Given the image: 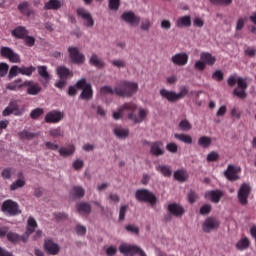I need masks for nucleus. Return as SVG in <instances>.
<instances>
[{"mask_svg": "<svg viewBox=\"0 0 256 256\" xmlns=\"http://www.w3.org/2000/svg\"><path fill=\"white\" fill-rule=\"evenodd\" d=\"M128 206L122 205L119 211V221H125V215L127 213Z\"/></svg>", "mask_w": 256, "mask_h": 256, "instance_id": "052dcab7", "label": "nucleus"}, {"mask_svg": "<svg viewBox=\"0 0 256 256\" xmlns=\"http://www.w3.org/2000/svg\"><path fill=\"white\" fill-rule=\"evenodd\" d=\"M113 132L118 139H127L129 137V128H123V126H116Z\"/></svg>", "mask_w": 256, "mask_h": 256, "instance_id": "393cba45", "label": "nucleus"}, {"mask_svg": "<svg viewBox=\"0 0 256 256\" xmlns=\"http://www.w3.org/2000/svg\"><path fill=\"white\" fill-rule=\"evenodd\" d=\"M189 95V86L187 85H182L179 88V93H176V97L179 99H183Z\"/></svg>", "mask_w": 256, "mask_h": 256, "instance_id": "a18cd8bd", "label": "nucleus"}, {"mask_svg": "<svg viewBox=\"0 0 256 256\" xmlns=\"http://www.w3.org/2000/svg\"><path fill=\"white\" fill-rule=\"evenodd\" d=\"M125 230L127 233H131V235H139V227L135 226V224H129L125 226Z\"/></svg>", "mask_w": 256, "mask_h": 256, "instance_id": "8fccbe9b", "label": "nucleus"}, {"mask_svg": "<svg viewBox=\"0 0 256 256\" xmlns=\"http://www.w3.org/2000/svg\"><path fill=\"white\" fill-rule=\"evenodd\" d=\"M11 173H12V169L11 168H5L1 175L3 177V179H11Z\"/></svg>", "mask_w": 256, "mask_h": 256, "instance_id": "774afa93", "label": "nucleus"}, {"mask_svg": "<svg viewBox=\"0 0 256 256\" xmlns=\"http://www.w3.org/2000/svg\"><path fill=\"white\" fill-rule=\"evenodd\" d=\"M38 75L44 79L45 83L43 84L44 87H47L49 85V81H51V75H49V72L47 71V66H38Z\"/></svg>", "mask_w": 256, "mask_h": 256, "instance_id": "bb28decb", "label": "nucleus"}, {"mask_svg": "<svg viewBox=\"0 0 256 256\" xmlns=\"http://www.w3.org/2000/svg\"><path fill=\"white\" fill-rule=\"evenodd\" d=\"M212 5H231L233 0H209Z\"/></svg>", "mask_w": 256, "mask_h": 256, "instance_id": "13d9d810", "label": "nucleus"}, {"mask_svg": "<svg viewBox=\"0 0 256 256\" xmlns=\"http://www.w3.org/2000/svg\"><path fill=\"white\" fill-rule=\"evenodd\" d=\"M176 27L183 29V27H191V16L186 15L177 19Z\"/></svg>", "mask_w": 256, "mask_h": 256, "instance_id": "c85d7f7f", "label": "nucleus"}, {"mask_svg": "<svg viewBox=\"0 0 256 256\" xmlns=\"http://www.w3.org/2000/svg\"><path fill=\"white\" fill-rule=\"evenodd\" d=\"M219 160V153L215 152V151H212L210 152L208 155H207V161L209 163H213L215 161H218Z\"/></svg>", "mask_w": 256, "mask_h": 256, "instance_id": "864d4df0", "label": "nucleus"}, {"mask_svg": "<svg viewBox=\"0 0 256 256\" xmlns=\"http://www.w3.org/2000/svg\"><path fill=\"white\" fill-rule=\"evenodd\" d=\"M174 137L178 141H181V143H186V145H191L193 143V137L188 134H175Z\"/></svg>", "mask_w": 256, "mask_h": 256, "instance_id": "a19ab883", "label": "nucleus"}, {"mask_svg": "<svg viewBox=\"0 0 256 256\" xmlns=\"http://www.w3.org/2000/svg\"><path fill=\"white\" fill-rule=\"evenodd\" d=\"M19 73H21V68H19V66L17 65L12 66L9 70L8 79H13L17 77Z\"/></svg>", "mask_w": 256, "mask_h": 256, "instance_id": "de8ad7c7", "label": "nucleus"}, {"mask_svg": "<svg viewBox=\"0 0 256 256\" xmlns=\"http://www.w3.org/2000/svg\"><path fill=\"white\" fill-rule=\"evenodd\" d=\"M35 229H37V221L35 220V218L33 217H29L28 218V222H27V230L25 235H31L32 233H35Z\"/></svg>", "mask_w": 256, "mask_h": 256, "instance_id": "e433bc0d", "label": "nucleus"}, {"mask_svg": "<svg viewBox=\"0 0 256 256\" xmlns=\"http://www.w3.org/2000/svg\"><path fill=\"white\" fill-rule=\"evenodd\" d=\"M198 145L203 147V149H207L211 146V138L207 136H202L198 139Z\"/></svg>", "mask_w": 256, "mask_h": 256, "instance_id": "c03bdc74", "label": "nucleus"}, {"mask_svg": "<svg viewBox=\"0 0 256 256\" xmlns=\"http://www.w3.org/2000/svg\"><path fill=\"white\" fill-rule=\"evenodd\" d=\"M207 65L204 63L203 60H198L194 64V68L197 69V71H205V67Z\"/></svg>", "mask_w": 256, "mask_h": 256, "instance_id": "69168bd1", "label": "nucleus"}, {"mask_svg": "<svg viewBox=\"0 0 256 256\" xmlns=\"http://www.w3.org/2000/svg\"><path fill=\"white\" fill-rule=\"evenodd\" d=\"M75 231L77 235H80L81 237L87 233V228L81 224L76 225Z\"/></svg>", "mask_w": 256, "mask_h": 256, "instance_id": "e2e57ef3", "label": "nucleus"}, {"mask_svg": "<svg viewBox=\"0 0 256 256\" xmlns=\"http://www.w3.org/2000/svg\"><path fill=\"white\" fill-rule=\"evenodd\" d=\"M63 119V114L61 112L53 110L46 114L44 121L45 123H59Z\"/></svg>", "mask_w": 256, "mask_h": 256, "instance_id": "aec40b11", "label": "nucleus"}, {"mask_svg": "<svg viewBox=\"0 0 256 256\" xmlns=\"http://www.w3.org/2000/svg\"><path fill=\"white\" fill-rule=\"evenodd\" d=\"M70 195L73 199H83L85 197V189L81 186H74Z\"/></svg>", "mask_w": 256, "mask_h": 256, "instance_id": "7c9ffc66", "label": "nucleus"}, {"mask_svg": "<svg viewBox=\"0 0 256 256\" xmlns=\"http://www.w3.org/2000/svg\"><path fill=\"white\" fill-rule=\"evenodd\" d=\"M171 61L178 67H185V65L189 63V55L185 52L177 53L172 56Z\"/></svg>", "mask_w": 256, "mask_h": 256, "instance_id": "dca6fc26", "label": "nucleus"}, {"mask_svg": "<svg viewBox=\"0 0 256 256\" xmlns=\"http://www.w3.org/2000/svg\"><path fill=\"white\" fill-rule=\"evenodd\" d=\"M166 149L169 151V153H177L179 146L175 142H170L166 145Z\"/></svg>", "mask_w": 256, "mask_h": 256, "instance_id": "6e6d98bb", "label": "nucleus"}, {"mask_svg": "<svg viewBox=\"0 0 256 256\" xmlns=\"http://www.w3.org/2000/svg\"><path fill=\"white\" fill-rule=\"evenodd\" d=\"M45 113V110L43 108H35L30 112V118L31 119H38Z\"/></svg>", "mask_w": 256, "mask_h": 256, "instance_id": "09e8293b", "label": "nucleus"}, {"mask_svg": "<svg viewBox=\"0 0 256 256\" xmlns=\"http://www.w3.org/2000/svg\"><path fill=\"white\" fill-rule=\"evenodd\" d=\"M205 197L209 198L212 203H219L221 197H223V192L220 190H211L205 193Z\"/></svg>", "mask_w": 256, "mask_h": 256, "instance_id": "4be33fe9", "label": "nucleus"}, {"mask_svg": "<svg viewBox=\"0 0 256 256\" xmlns=\"http://www.w3.org/2000/svg\"><path fill=\"white\" fill-rule=\"evenodd\" d=\"M117 86L111 87V86H102L100 88V95L101 97H107V95H117Z\"/></svg>", "mask_w": 256, "mask_h": 256, "instance_id": "58836bf2", "label": "nucleus"}, {"mask_svg": "<svg viewBox=\"0 0 256 256\" xmlns=\"http://www.w3.org/2000/svg\"><path fill=\"white\" fill-rule=\"evenodd\" d=\"M29 10V3L28 2H22L18 5V11L22 13V15H25L27 11Z\"/></svg>", "mask_w": 256, "mask_h": 256, "instance_id": "4d7b16f0", "label": "nucleus"}, {"mask_svg": "<svg viewBox=\"0 0 256 256\" xmlns=\"http://www.w3.org/2000/svg\"><path fill=\"white\" fill-rule=\"evenodd\" d=\"M6 239L9 241V243H13L14 245H17V243H27L29 241V234L19 235L16 232L8 231L6 234Z\"/></svg>", "mask_w": 256, "mask_h": 256, "instance_id": "f8f14e48", "label": "nucleus"}, {"mask_svg": "<svg viewBox=\"0 0 256 256\" xmlns=\"http://www.w3.org/2000/svg\"><path fill=\"white\" fill-rule=\"evenodd\" d=\"M9 71V64L0 63V77H5Z\"/></svg>", "mask_w": 256, "mask_h": 256, "instance_id": "5fc2aeb1", "label": "nucleus"}, {"mask_svg": "<svg viewBox=\"0 0 256 256\" xmlns=\"http://www.w3.org/2000/svg\"><path fill=\"white\" fill-rule=\"evenodd\" d=\"M134 109H137V104L133 102L125 103L118 109L117 112L113 113V119H115V121H119V119H121L125 111L130 113V111H134Z\"/></svg>", "mask_w": 256, "mask_h": 256, "instance_id": "4468645a", "label": "nucleus"}, {"mask_svg": "<svg viewBox=\"0 0 256 256\" xmlns=\"http://www.w3.org/2000/svg\"><path fill=\"white\" fill-rule=\"evenodd\" d=\"M122 21L129 25H139L141 23V17L135 15L133 11H126L121 15Z\"/></svg>", "mask_w": 256, "mask_h": 256, "instance_id": "2eb2a0df", "label": "nucleus"}, {"mask_svg": "<svg viewBox=\"0 0 256 256\" xmlns=\"http://www.w3.org/2000/svg\"><path fill=\"white\" fill-rule=\"evenodd\" d=\"M221 222L215 217H208L202 224V231L204 233H211L214 229H219Z\"/></svg>", "mask_w": 256, "mask_h": 256, "instance_id": "9d476101", "label": "nucleus"}, {"mask_svg": "<svg viewBox=\"0 0 256 256\" xmlns=\"http://www.w3.org/2000/svg\"><path fill=\"white\" fill-rule=\"evenodd\" d=\"M211 213V205L210 204H204L200 208V215H209Z\"/></svg>", "mask_w": 256, "mask_h": 256, "instance_id": "680f3d73", "label": "nucleus"}, {"mask_svg": "<svg viewBox=\"0 0 256 256\" xmlns=\"http://www.w3.org/2000/svg\"><path fill=\"white\" fill-rule=\"evenodd\" d=\"M25 85H23V79L18 78L17 80L13 81L12 83H9L6 88L9 89V91H21Z\"/></svg>", "mask_w": 256, "mask_h": 256, "instance_id": "473e14b6", "label": "nucleus"}, {"mask_svg": "<svg viewBox=\"0 0 256 256\" xmlns=\"http://www.w3.org/2000/svg\"><path fill=\"white\" fill-rule=\"evenodd\" d=\"M135 199L138 200L139 203H149L152 207L157 205V196L147 189L136 190Z\"/></svg>", "mask_w": 256, "mask_h": 256, "instance_id": "f03ea898", "label": "nucleus"}, {"mask_svg": "<svg viewBox=\"0 0 256 256\" xmlns=\"http://www.w3.org/2000/svg\"><path fill=\"white\" fill-rule=\"evenodd\" d=\"M2 213L9 215L10 217H15V215H21V209H19V203L8 199L2 203L1 206Z\"/></svg>", "mask_w": 256, "mask_h": 256, "instance_id": "20e7f679", "label": "nucleus"}, {"mask_svg": "<svg viewBox=\"0 0 256 256\" xmlns=\"http://www.w3.org/2000/svg\"><path fill=\"white\" fill-rule=\"evenodd\" d=\"M11 34L16 39H25L26 35H29V31L24 26H18L14 30H12Z\"/></svg>", "mask_w": 256, "mask_h": 256, "instance_id": "a878e982", "label": "nucleus"}, {"mask_svg": "<svg viewBox=\"0 0 256 256\" xmlns=\"http://www.w3.org/2000/svg\"><path fill=\"white\" fill-rule=\"evenodd\" d=\"M79 97L84 101H89L90 99H93V88L91 87V85H88L86 88H84Z\"/></svg>", "mask_w": 256, "mask_h": 256, "instance_id": "c9c22d12", "label": "nucleus"}, {"mask_svg": "<svg viewBox=\"0 0 256 256\" xmlns=\"http://www.w3.org/2000/svg\"><path fill=\"white\" fill-rule=\"evenodd\" d=\"M57 75L60 81L55 83V87L58 89H63V87H65V66H60L57 68Z\"/></svg>", "mask_w": 256, "mask_h": 256, "instance_id": "5701e85b", "label": "nucleus"}, {"mask_svg": "<svg viewBox=\"0 0 256 256\" xmlns=\"http://www.w3.org/2000/svg\"><path fill=\"white\" fill-rule=\"evenodd\" d=\"M44 9L46 11L48 10L57 11V9H61V2L59 0H49L44 4Z\"/></svg>", "mask_w": 256, "mask_h": 256, "instance_id": "4c0bfd02", "label": "nucleus"}, {"mask_svg": "<svg viewBox=\"0 0 256 256\" xmlns=\"http://www.w3.org/2000/svg\"><path fill=\"white\" fill-rule=\"evenodd\" d=\"M167 209L169 214L173 215V217H183V215H185V208L180 204L170 203Z\"/></svg>", "mask_w": 256, "mask_h": 256, "instance_id": "a211bd4d", "label": "nucleus"}, {"mask_svg": "<svg viewBox=\"0 0 256 256\" xmlns=\"http://www.w3.org/2000/svg\"><path fill=\"white\" fill-rule=\"evenodd\" d=\"M239 173H241V167L235 166V164H229L224 171V177H226L228 181H239V179H241Z\"/></svg>", "mask_w": 256, "mask_h": 256, "instance_id": "0eeeda50", "label": "nucleus"}, {"mask_svg": "<svg viewBox=\"0 0 256 256\" xmlns=\"http://www.w3.org/2000/svg\"><path fill=\"white\" fill-rule=\"evenodd\" d=\"M139 91L137 82L122 80L116 85V95L118 97H133Z\"/></svg>", "mask_w": 256, "mask_h": 256, "instance_id": "f257e3e1", "label": "nucleus"}, {"mask_svg": "<svg viewBox=\"0 0 256 256\" xmlns=\"http://www.w3.org/2000/svg\"><path fill=\"white\" fill-rule=\"evenodd\" d=\"M36 70L37 68H35V66H29V67L22 66L20 67V74L26 75V77H31V75H33V73H35Z\"/></svg>", "mask_w": 256, "mask_h": 256, "instance_id": "37998d69", "label": "nucleus"}, {"mask_svg": "<svg viewBox=\"0 0 256 256\" xmlns=\"http://www.w3.org/2000/svg\"><path fill=\"white\" fill-rule=\"evenodd\" d=\"M156 171H158V173H161L163 177H171V175H173V170L169 165H158L156 166Z\"/></svg>", "mask_w": 256, "mask_h": 256, "instance_id": "f704fd0d", "label": "nucleus"}, {"mask_svg": "<svg viewBox=\"0 0 256 256\" xmlns=\"http://www.w3.org/2000/svg\"><path fill=\"white\" fill-rule=\"evenodd\" d=\"M200 59L205 63V65H209L210 67H213V65H215V61H217V58L212 56L209 52H202L200 54Z\"/></svg>", "mask_w": 256, "mask_h": 256, "instance_id": "b1692460", "label": "nucleus"}, {"mask_svg": "<svg viewBox=\"0 0 256 256\" xmlns=\"http://www.w3.org/2000/svg\"><path fill=\"white\" fill-rule=\"evenodd\" d=\"M251 185L249 183H242L238 190V201L242 205L249 203V195H251Z\"/></svg>", "mask_w": 256, "mask_h": 256, "instance_id": "39448f33", "label": "nucleus"}, {"mask_svg": "<svg viewBox=\"0 0 256 256\" xmlns=\"http://www.w3.org/2000/svg\"><path fill=\"white\" fill-rule=\"evenodd\" d=\"M19 139L31 141V139H34V137H37V134L33 132H29L28 130H22L18 132Z\"/></svg>", "mask_w": 256, "mask_h": 256, "instance_id": "79ce46f5", "label": "nucleus"}, {"mask_svg": "<svg viewBox=\"0 0 256 256\" xmlns=\"http://www.w3.org/2000/svg\"><path fill=\"white\" fill-rule=\"evenodd\" d=\"M72 167L75 169V171H81V169L85 167V162L78 158L72 163Z\"/></svg>", "mask_w": 256, "mask_h": 256, "instance_id": "3c124183", "label": "nucleus"}, {"mask_svg": "<svg viewBox=\"0 0 256 256\" xmlns=\"http://www.w3.org/2000/svg\"><path fill=\"white\" fill-rule=\"evenodd\" d=\"M19 179L10 185V191H17L21 187H25V180L23 179V172L18 173Z\"/></svg>", "mask_w": 256, "mask_h": 256, "instance_id": "72a5a7b5", "label": "nucleus"}, {"mask_svg": "<svg viewBox=\"0 0 256 256\" xmlns=\"http://www.w3.org/2000/svg\"><path fill=\"white\" fill-rule=\"evenodd\" d=\"M90 65H93V67H97V69H103L105 67V62L103 59L99 58L97 54H92V56L89 59Z\"/></svg>", "mask_w": 256, "mask_h": 256, "instance_id": "2f4dec72", "label": "nucleus"}, {"mask_svg": "<svg viewBox=\"0 0 256 256\" xmlns=\"http://www.w3.org/2000/svg\"><path fill=\"white\" fill-rule=\"evenodd\" d=\"M136 112H137V109L130 110V112L128 113L129 121H132L133 123H143V121L145 120V117L149 115V111L145 109L139 110V117L137 116V114H135Z\"/></svg>", "mask_w": 256, "mask_h": 256, "instance_id": "ddd939ff", "label": "nucleus"}, {"mask_svg": "<svg viewBox=\"0 0 256 256\" xmlns=\"http://www.w3.org/2000/svg\"><path fill=\"white\" fill-rule=\"evenodd\" d=\"M77 17H80L84 21L85 27H93L95 25V20L93 19V15L90 14L87 9L80 7L76 10Z\"/></svg>", "mask_w": 256, "mask_h": 256, "instance_id": "6e6552de", "label": "nucleus"}, {"mask_svg": "<svg viewBox=\"0 0 256 256\" xmlns=\"http://www.w3.org/2000/svg\"><path fill=\"white\" fill-rule=\"evenodd\" d=\"M234 95L238 97L239 99H246L247 98V92L245 90L241 89H234Z\"/></svg>", "mask_w": 256, "mask_h": 256, "instance_id": "0e129e2a", "label": "nucleus"}, {"mask_svg": "<svg viewBox=\"0 0 256 256\" xmlns=\"http://www.w3.org/2000/svg\"><path fill=\"white\" fill-rule=\"evenodd\" d=\"M76 209L80 214L89 215L91 213V204L88 202H79L76 204Z\"/></svg>", "mask_w": 256, "mask_h": 256, "instance_id": "c756f323", "label": "nucleus"}, {"mask_svg": "<svg viewBox=\"0 0 256 256\" xmlns=\"http://www.w3.org/2000/svg\"><path fill=\"white\" fill-rule=\"evenodd\" d=\"M250 245H251V241H249V238L244 237L236 243V249L238 251H245V249H249Z\"/></svg>", "mask_w": 256, "mask_h": 256, "instance_id": "ea45409f", "label": "nucleus"}, {"mask_svg": "<svg viewBox=\"0 0 256 256\" xmlns=\"http://www.w3.org/2000/svg\"><path fill=\"white\" fill-rule=\"evenodd\" d=\"M44 251L48 255H59L61 247L59 246V244L55 243L53 239L47 238L44 240Z\"/></svg>", "mask_w": 256, "mask_h": 256, "instance_id": "9b49d317", "label": "nucleus"}, {"mask_svg": "<svg viewBox=\"0 0 256 256\" xmlns=\"http://www.w3.org/2000/svg\"><path fill=\"white\" fill-rule=\"evenodd\" d=\"M160 95H161L162 99H167L169 101V103H175V102L179 101V99L177 98L176 92L167 90L165 88L160 90Z\"/></svg>", "mask_w": 256, "mask_h": 256, "instance_id": "412c9836", "label": "nucleus"}, {"mask_svg": "<svg viewBox=\"0 0 256 256\" xmlns=\"http://www.w3.org/2000/svg\"><path fill=\"white\" fill-rule=\"evenodd\" d=\"M68 53L72 63H75L76 65H83V63H85V54L81 53L78 47H69Z\"/></svg>", "mask_w": 256, "mask_h": 256, "instance_id": "423d86ee", "label": "nucleus"}, {"mask_svg": "<svg viewBox=\"0 0 256 256\" xmlns=\"http://www.w3.org/2000/svg\"><path fill=\"white\" fill-rule=\"evenodd\" d=\"M179 129L182 131H191V123L187 119H184L179 123Z\"/></svg>", "mask_w": 256, "mask_h": 256, "instance_id": "603ef678", "label": "nucleus"}, {"mask_svg": "<svg viewBox=\"0 0 256 256\" xmlns=\"http://www.w3.org/2000/svg\"><path fill=\"white\" fill-rule=\"evenodd\" d=\"M237 84H238L239 89L246 90L247 87H249L247 85V81H245V79H243L242 77L237 78Z\"/></svg>", "mask_w": 256, "mask_h": 256, "instance_id": "338daca9", "label": "nucleus"}, {"mask_svg": "<svg viewBox=\"0 0 256 256\" xmlns=\"http://www.w3.org/2000/svg\"><path fill=\"white\" fill-rule=\"evenodd\" d=\"M24 87L27 88L28 95H39L41 93V85L39 83L33 84V81L26 80L23 82Z\"/></svg>", "mask_w": 256, "mask_h": 256, "instance_id": "6ab92c4d", "label": "nucleus"}, {"mask_svg": "<svg viewBox=\"0 0 256 256\" xmlns=\"http://www.w3.org/2000/svg\"><path fill=\"white\" fill-rule=\"evenodd\" d=\"M212 79H214L215 81H223L224 79V74L221 70H216L213 74H212Z\"/></svg>", "mask_w": 256, "mask_h": 256, "instance_id": "bf43d9fd", "label": "nucleus"}, {"mask_svg": "<svg viewBox=\"0 0 256 256\" xmlns=\"http://www.w3.org/2000/svg\"><path fill=\"white\" fill-rule=\"evenodd\" d=\"M174 179L179 183H185L189 179V173L185 169H179L174 172Z\"/></svg>", "mask_w": 256, "mask_h": 256, "instance_id": "cd10ccee", "label": "nucleus"}, {"mask_svg": "<svg viewBox=\"0 0 256 256\" xmlns=\"http://www.w3.org/2000/svg\"><path fill=\"white\" fill-rule=\"evenodd\" d=\"M0 53L2 57L9 59L10 63H21V56L9 47H2Z\"/></svg>", "mask_w": 256, "mask_h": 256, "instance_id": "1a4fd4ad", "label": "nucleus"}, {"mask_svg": "<svg viewBox=\"0 0 256 256\" xmlns=\"http://www.w3.org/2000/svg\"><path fill=\"white\" fill-rule=\"evenodd\" d=\"M119 252L124 256H147V253H145L143 248L129 243L120 244Z\"/></svg>", "mask_w": 256, "mask_h": 256, "instance_id": "7ed1b4c3", "label": "nucleus"}, {"mask_svg": "<svg viewBox=\"0 0 256 256\" xmlns=\"http://www.w3.org/2000/svg\"><path fill=\"white\" fill-rule=\"evenodd\" d=\"M150 154L153 157H162L165 155V149H163V141H156L150 144Z\"/></svg>", "mask_w": 256, "mask_h": 256, "instance_id": "f3484780", "label": "nucleus"}, {"mask_svg": "<svg viewBox=\"0 0 256 256\" xmlns=\"http://www.w3.org/2000/svg\"><path fill=\"white\" fill-rule=\"evenodd\" d=\"M120 7H121V0H109L108 8L110 9V11H119Z\"/></svg>", "mask_w": 256, "mask_h": 256, "instance_id": "49530a36", "label": "nucleus"}]
</instances>
